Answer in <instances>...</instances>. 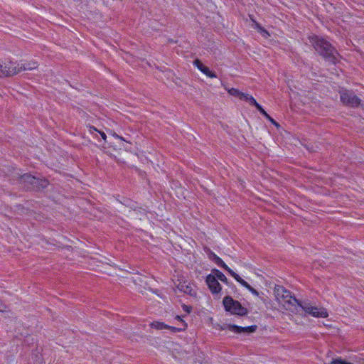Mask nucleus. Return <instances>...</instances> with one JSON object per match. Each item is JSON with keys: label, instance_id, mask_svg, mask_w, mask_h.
<instances>
[{"label": "nucleus", "instance_id": "1", "mask_svg": "<svg viewBox=\"0 0 364 364\" xmlns=\"http://www.w3.org/2000/svg\"><path fill=\"white\" fill-rule=\"evenodd\" d=\"M274 294L277 301L287 310L294 314L299 313V304L301 302L293 296L289 291L284 287L278 285L274 287Z\"/></svg>", "mask_w": 364, "mask_h": 364}, {"label": "nucleus", "instance_id": "2", "mask_svg": "<svg viewBox=\"0 0 364 364\" xmlns=\"http://www.w3.org/2000/svg\"><path fill=\"white\" fill-rule=\"evenodd\" d=\"M309 41L315 50L326 60L336 63L337 52L329 42L315 35L310 36Z\"/></svg>", "mask_w": 364, "mask_h": 364}, {"label": "nucleus", "instance_id": "3", "mask_svg": "<svg viewBox=\"0 0 364 364\" xmlns=\"http://www.w3.org/2000/svg\"><path fill=\"white\" fill-rule=\"evenodd\" d=\"M223 303L225 311L230 312L232 314L242 316L248 313L245 307L242 306L238 301L234 300L230 296H226L223 299Z\"/></svg>", "mask_w": 364, "mask_h": 364}, {"label": "nucleus", "instance_id": "4", "mask_svg": "<svg viewBox=\"0 0 364 364\" xmlns=\"http://www.w3.org/2000/svg\"><path fill=\"white\" fill-rule=\"evenodd\" d=\"M302 309L306 313L311 315L314 317L316 318H326L328 316V314L326 309L324 308H318L316 306H314L311 305L309 303L306 302H301L299 304V310Z\"/></svg>", "mask_w": 364, "mask_h": 364}, {"label": "nucleus", "instance_id": "5", "mask_svg": "<svg viewBox=\"0 0 364 364\" xmlns=\"http://www.w3.org/2000/svg\"><path fill=\"white\" fill-rule=\"evenodd\" d=\"M341 101L344 105L355 107L360 105V100L350 90L340 92Z\"/></svg>", "mask_w": 364, "mask_h": 364}, {"label": "nucleus", "instance_id": "6", "mask_svg": "<svg viewBox=\"0 0 364 364\" xmlns=\"http://www.w3.org/2000/svg\"><path fill=\"white\" fill-rule=\"evenodd\" d=\"M21 72L20 63L9 61L1 64V77H10Z\"/></svg>", "mask_w": 364, "mask_h": 364}, {"label": "nucleus", "instance_id": "7", "mask_svg": "<svg viewBox=\"0 0 364 364\" xmlns=\"http://www.w3.org/2000/svg\"><path fill=\"white\" fill-rule=\"evenodd\" d=\"M257 328L256 325L247 326V327H241L237 325H227L226 326L221 327V329H228L232 332L236 333H251L255 332Z\"/></svg>", "mask_w": 364, "mask_h": 364}, {"label": "nucleus", "instance_id": "8", "mask_svg": "<svg viewBox=\"0 0 364 364\" xmlns=\"http://www.w3.org/2000/svg\"><path fill=\"white\" fill-rule=\"evenodd\" d=\"M205 282L213 294H218L221 291L220 283L215 279V277L212 276V274L207 276Z\"/></svg>", "mask_w": 364, "mask_h": 364}, {"label": "nucleus", "instance_id": "9", "mask_svg": "<svg viewBox=\"0 0 364 364\" xmlns=\"http://www.w3.org/2000/svg\"><path fill=\"white\" fill-rule=\"evenodd\" d=\"M183 328H176L173 326H170L166 324H165L164 322L161 321H153L150 323V326L151 328H154L158 330H162V329H171L173 332H178L181 331L182 330H184L186 327V323H183Z\"/></svg>", "mask_w": 364, "mask_h": 364}, {"label": "nucleus", "instance_id": "10", "mask_svg": "<svg viewBox=\"0 0 364 364\" xmlns=\"http://www.w3.org/2000/svg\"><path fill=\"white\" fill-rule=\"evenodd\" d=\"M177 289L184 292L185 294H189L192 296H196V291L193 287L186 281L180 282L177 285Z\"/></svg>", "mask_w": 364, "mask_h": 364}, {"label": "nucleus", "instance_id": "11", "mask_svg": "<svg viewBox=\"0 0 364 364\" xmlns=\"http://www.w3.org/2000/svg\"><path fill=\"white\" fill-rule=\"evenodd\" d=\"M193 64L205 75L210 78L216 77V75L214 73L210 71L209 68L203 65V63L198 59L194 60Z\"/></svg>", "mask_w": 364, "mask_h": 364}, {"label": "nucleus", "instance_id": "12", "mask_svg": "<svg viewBox=\"0 0 364 364\" xmlns=\"http://www.w3.org/2000/svg\"><path fill=\"white\" fill-rule=\"evenodd\" d=\"M213 257H214V260H215V263L218 266H220V267H223V269H225L234 279L235 278V277H237L238 275L234 271H232L230 268H229L225 264V263L222 260V259H220L216 255H213Z\"/></svg>", "mask_w": 364, "mask_h": 364}, {"label": "nucleus", "instance_id": "13", "mask_svg": "<svg viewBox=\"0 0 364 364\" xmlns=\"http://www.w3.org/2000/svg\"><path fill=\"white\" fill-rule=\"evenodd\" d=\"M21 181L23 183H28V184L31 185L32 187L33 188L35 184L36 183L39 182V178H36L31 175H29V174H24L21 176Z\"/></svg>", "mask_w": 364, "mask_h": 364}, {"label": "nucleus", "instance_id": "14", "mask_svg": "<svg viewBox=\"0 0 364 364\" xmlns=\"http://www.w3.org/2000/svg\"><path fill=\"white\" fill-rule=\"evenodd\" d=\"M235 279L239 282L242 286L247 289L252 294L255 296H259L258 291L252 288L247 282H245L243 279H242L239 275L235 277Z\"/></svg>", "mask_w": 364, "mask_h": 364}, {"label": "nucleus", "instance_id": "15", "mask_svg": "<svg viewBox=\"0 0 364 364\" xmlns=\"http://www.w3.org/2000/svg\"><path fill=\"white\" fill-rule=\"evenodd\" d=\"M21 71L22 70H32L33 69H36L38 66V63L36 60H31L27 63H21Z\"/></svg>", "mask_w": 364, "mask_h": 364}, {"label": "nucleus", "instance_id": "16", "mask_svg": "<svg viewBox=\"0 0 364 364\" xmlns=\"http://www.w3.org/2000/svg\"><path fill=\"white\" fill-rule=\"evenodd\" d=\"M242 100L249 102L252 105L255 106L257 109L261 107V105H259L255 99L250 95L244 93Z\"/></svg>", "mask_w": 364, "mask_h": 364}, {"label": "nucleus", "instance_id": "17", "mask_svg": "<svg viewBox=\"0 0 364 364\" xmlns=\"http://www.w3.org/2000/svg\"><path fill=\"white\" fill-rule=\"evenodd\" d=\"M242 100L249 102L252 105L255 106L257 109L261 107V105H259L255 99L250 95L244 93Z\"/></svg>", "mask_w": 364, "mask_h": 364}, {"label": "nucleus", "instance_id": "18", "mask_svg": "<svg viewBox=\"0 0 364 364\" xmlns=\"http://www.w3.org/2000/svg\"><path fill=\"white\" fill-rule=\"evenodd\" d=\"M212 272L213 273L212 276L215 277V279H219L223 282L228 283L227 277L220 271L218 269H213Z\"/></svg>", "mask_w": 364, "mask_h": 364}, {"label": "nucleus", "instance_id": "19", "mask_svg": "<svg viewBox=\"0 0 364 364\" xmlns=\"http://www.w3.org/2000/svg\"><path fill=\"white\" fill-rule=\"evenodd\" d=\"M258 111L264 116L267 119H269L273 124H274L276 127H279V124L275 122L267 112L262 107H259Z\"/></svg>", "mask_w": 364, "mask_h": 364}, {"label": "nucleus", "instance_id": "20", "mask_svg": "<svg viewBox=\"0 0 364 364\" xmlns=\"http://www.w3.org/2000/svg\"><path fill=\"white\" fill-rule=\"evenodd\" d=\"M228 92L230 95L238 97L240 100H242L244 92H240L239 90L235 88H231L228 90Z\"/></svg>", "mask_w": 364, "mask_h": 364}, {"label": "nucleus", "instance_id": "21", "mask_svg": "<svg viewBox=\"0 0 364 364\" xmlns=\"http://www.w3.org/2000/svg\"><path fill=\"white\" fill-rule=\"evenodd\" d=\"M254 25H255V28H257L258 30V31L264 37V38H268V36H269V34L268 33V32L264 30L262 26H260V25L259 23H257V22L254 21Z\"/></svg>", "mask_w": 364, "mask_h": 364}, {"label": "nucleus", "instance_id": "22", "mask_svg": "<svg viewBox=\"0 0 364 364\" xmlns=\"http://www.w3.org/2000/svg\"><path fill=\"white\" fill-rule=\"evenodd\" d=\"M48 184V182L46 179H39V182L36 183L33 188L39 190L41 188H46Z\"/></svg>", "mask_w": 364, "mask_h": 364}, {"label": "nucleus", "instance_id": "23", "mask_svg": "<svg viewBox=\"0 0 364 364\" xmlns=\"http://www.w3.org/2000/svg\"><path fill=\"white\" fill-rule=\"evenodd\" d=\"M89 132L90 134H93L94 132H99L102 136V138L105 141L107 139V136L105 132L98 131L95 127H89Z\"/></svg>", "mask_w": 364, "mask_h": 364}, {"label": "nucleus", "instance_id": "24", "mask_svg": "<svg viewBox=\"0 0 364 364\" xmlns=\"http://www.w3.org/2000/svg\"><path fill=\"white\" fill-rule=\"evenodd\" d=\"M326 364H353L351 363L346 362L344 360L342 359H335L332 360L330 363H326Z\"/></svg>", "mask_w": 364, "mask_h": 364}, {"label": "nucleus", "instance_id": "25", "mask_svg": "<svg viewBox=\"0 0 364 364\" xmlns=\"http://www.w3.org/2000/svg\"><path fill=\"white\" fill-rule=\"evenodd\" d=\"M182 308H183V311H185L188 314H189L191 311V309H192L191 306H187L186 304H183L182 306Z\"/></svg>", "mask_w": 364, "mask_h": 364}, {"label": "nucleus", "instance_id": "26", "mask_svg": "<svg viewBox=\"0 0 364 364\" xmlns=\"http://www.w3.org/2000/svg\"><path fill=\"white\" fill-rule=\"evenodd\" d=\"M114 136H115L117 138H119V139H122V140L123 139V138H122V137L119 136V135H117V134H114Z\"/></svg>", "mask_w": 364, "mask_h": 364}, {"label": "nucleus", "instance_id": "27", "mask_svg": "<svg viewBox=\"0 0 364 364\" xmlns=\"http://www.w3.org/2000/svg\"><path fill=\"white\" fill-rule=\"evenodd\" d=\"M176 319H178V320H181V316H176Z\"/></svg>", "mask_w": 364, "mask_h": 364}, {"label": "nucleus", "instance_id": "28", "mask_svg": "<svg viewBox=\"0 0 364 364\" xmlns=\"http://www.w3.org/2000/svg\"><path fill=\"white\" fill-rule=\"evenodd\" d=\"M1 64L2 63H0V73L1 72ZM0 77H1V73H0Z\"/></svg>", "mask_w": 364, "mask_h": 364}, {"label": "nucleus", "instance_id": "29", "mask_svg": "<svg viewBox=\"0 0 364 364\" xmlns=\"http://www.w3.org/2000/svg\"><path fill=\"white\" fill-rule=\"evenodd\" d=\"M361 107L364 109V105H361Z\"/></svg>", "mask_w": 364, "mask_h": 364}]
</instances>
